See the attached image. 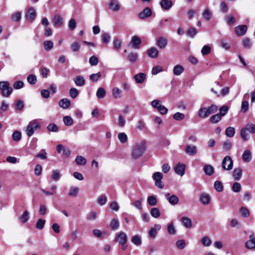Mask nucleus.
<instances>
[{
	"mask_svg": "<svg viewBox=\"0 0 255 255\" xmlns=\"http://www.w3.org/2000/svg\"><path fill=\"white\" fill-rule=\"evenodd\" d=\"M107 198L105 195L100 196L97 199V202L101 206H103L107 203Z\"/></svg>",
	"mask_w": 255,
	"mask_h": 255,
	"instance_id": "nucleus-47",
	"label": "nucleus"
},
{
	"mask_svg": "<svg viewBox=\"0 0 255 255\" xmlns=\"http://www.w3.org/2000/svg\"><path fill=\"white\" fill-rule=\"evenodd\" d=\"M245 129L251 133H255V125L252 123H249L246 125Z\"/></svg>",
	"mask_w": 255,
	"mask_h": 255,
	"instance_id": "nucleus-41",
	"label": "nucleus"
},
{
	"mask_svg": "<svg viewBox=\"0 0 255 255\" xmlns=\"http://www.w3.org/2000/svg\"><path fill=\"white\" fill-rule=\"evenodd\" d=\"M167 40L163 37H159L156 42V45L160 49H164L167 46Z\"/></svg>",
	"mask_w": 255,
	"mask_h": 255,
	"instance_id": "nucleus-18",
	"label": "nucleus"
},
{
	"mask_svg": "<svg viewBox=\"0 0 255 255\" xmlns=\"http://www.w3.org/2000/svg\"><path fill=\"white\" fill-rule=\"evenodd\" d=\"M118 137L122 143H125L128 140V136L125 132L119 133L118 135Z\"/></svg>",
	"mask_w": 255,
	"mask_h": 255,
	"instance_id": "nucleus-45",
	"label": "nucleus"
},
{
	"mask_svg": "<svg viewBox=\"0 0 255 255\" xmlns=\"http://www.w3.org/2000/svg\"><path fill=\"white\" fill-rule=\"evenodd\" d=\"M233 161L230 156H226L222 162L223 170H230L233 168Z\"/></svg>",
	"mask_w": 255,
	"mask_h": 255,
	"instance_id": "nucleus-6",
	"label": "nucleus"
},
{
	"mask_svg": "<svg viewBox=\"0 0 255 255\" xmlns=\"http://www.w3.org/2000/svg\"><path fill=\"white\" fill-rule=\"evenodd\" d=\"M243 46L246 49H249L251 47V42L249 38H246L242 42Z\"/></svg>",
	"mask_w": 255,
	"mask_h": 255,
	"instance_id": "nucleus-49",
	"label": "nucleus"
},
{
	"mask_svg": "<svg viewBox=\"0 0 255 255\" xmlns=\"http://www.w3.org/2000/svg\"><path fill=\"white\" fill-rule=\"evenodd\" d=\"M28 82L30 84H34L36 83L37 81V78L36 76L30 74L28 76L27 78Z\"/></svg>",
	"mask_w": 255,
	"mask_h": 255,
	"instance_id": "nucleus-59",
	"label": "nucleus"
},
{
	"mask_svg": "<svg viewBox=\"0 0 255 255\" xmlns=\"http://www.w3.org/2000/svg\"><path fill=\"white\" fill-rule=\"evenodd\" d=\"M45 222V220L42 219H38L36 225V228L39 230H42L44 226Z\"/></svg>",
	"mask_w": 255,
	"mask_h": 255,
	"instance_id": "nucleus-54",
	"label": "nucleus"
},
{
	"mask_svg": "<svg viewBox=\"0 0 255 255\" xmlns=\"http://www.w3.org/2000/svg\"><path fill=\"white\" fill-rule=\"evenodd\" d=\"M146 74L144 73H139L135 74L133 78L137 84H142L144 82L146 79Z\"/></svg>",
	"mask_w": 255,
	"mask_h": 255,
	"instance_id": "nucleus-14",
	"label": "nucleus"
},
{
	"mask_svg": "<svg viewBox=\"0 0 255 255\" xmlns=\"http://www.w3.org/2000/svg\"><path fill=\"white\" fill-rule=\"evenodd\" d=\"M185 152L189 155H194L197 153V147L194 145H188L186 147Z\"/></svg>",
	"mask_w": 255,
	"mask_h": 255,
	"instance_id": "nucleus-20",
	"label": "nucleus"
},
{
	"mask_svg": "<svg viewBox=\"0 0 255 255\" xmlns=\"http://www.w3.org/2000/svg\"><path fill=\"white\" fill-rule=\"evenodd\" d=\"M167 230L169 234L174 235L176 233V229L174 226L173 222L170 223L168 225Z\"/></svg>",
	"mask_w": 255,
	"mask_h": 255,
	"instance_id": "nucleus-36",
	"label": "nucleus"
},
{
	"mask_svg": "<svg viewBox=\"0 0 255 255\" xmlns=\"http://www.w3.org/2000/svg\"><path fill=\"white\" fill-rule=\"evenodd\" d=\"M138 58V54L136 52H130L128 55V60L132 63L136 62Z\"/></svg>",
	"mask_w": 255,
	"mask_h": 255,
	"instance_id": "nucleus-31",
	"label": "nucleus"
},
{
	"mask_svg": "<svg viewBox=\"0 0 255 255\" xmlns=\"http://www.w3.org/2000/svg\"><path fill=\"white\" fill-rule=\"evenodd\" d=\"M176 246L179 250H183L186 246L185 242L184 240H180L176 242Z\"/></svg>",
	"mask_w": 255,
	"mask_h": 255,
	"instance_id": "nucleus-53",
	"label": "nucleus"
},
{
	"mask_svg": "<svg viewBox=\"0 0 255 255\" xmlns=\"http://www.w3.org/2000/svg\"><path fill=\"white\" fill-rule=\"evenodd\" d=\"M54 46L53 42L51 40H45L43 42V47L46 51L51 50Z\"/></svg>",
	"mask_w": 255,
	"mask_h": 255,
	"instance_id": "nucleus-33",
	"label": "nucleus"
},
{
	"mask_svg": "<svg viewBox=\"0 0 255 255\" xmlns=\"http://www.w3.org/2000/svg\"><path fill=\"white\" fill-rule=\"evenodd\" d=\"M53 20L55 25L57 26H60L63 24V19L59 15H55L53 17Z\"/></svg>",
	"mask_w": 255,
	"mask_h": 255,
	"instance_id": "nucleus-35",
	"label": "nucleus"
},
{
	"mask_svg": "<svg viewBox=\"0 0 255 255\" xmlns=\"http://www.w3.org/2000/svg\"><path fill=\"white\" fill-rule=\"evenodd\" d=\"M21 18V13L17 11L11 16V19L15 21H19Z\"/></svg>",
	"mask_w": 255,
	"mask_h": 255,
	"instance_id": "nucleus-64",
	"label": "nucleus"
},
{
	"mask_svg": "<svg viewBox=\"0 0 255 255\" xmlns=\"http://www.w3.org/2000/svg\"><path fill=\"white\" fill-rule=\"evenodd\" d=\"M147 201L149 205L154 206L157 204V199L154 196H149L147 197Z\"/></svg>",
	"mask_w": 255,
	"mask_h": 255,
	"instance_id": "nucleus-48",
	"label": "nucleus"
},
{
	"mask_svg": "<svg viewBox=\"0 0 255 255\" xmlns=\"http://www.w3.org/2000/svg\"><path fill=\"white\" fill-rule=\"evenodd\" d=\"M141 43L140 38L137 35H134L131 37L129 45L131 48L138 49L139 48Z\"/></svg>",
	"mask_w": 255,
	"mask_h": 255,
	"instance_id": "nucleus-8",
	"label": "nucleus"
},
{
	"mask_svg": "<svg viewBox=\"0 0 255 255\" xmlns=\"http://www.w3.org/2000/svg\"><path fill=\"white\" fill-rule=\"evenodd\" d=\"M60 172L58 169L53 171L52 178L53 180L58 181L60 179Z\"/></svg>",
	"mask_w": 255,
	"mask_h": 255,
	"instance_id": "nucleus-63",
	"label": "nucleus"
},
{
	"mask_svg": "<svg viewBox=\"0 0 255 255\" xmlns=\"http://www.w3.org/2000/svg\"><path fill=\"white\" fill-rule=\"evenodd\" d=\"M165 198L172 205H176L179 202V199L176 195H171L169 193H166L164 195Z\"/></svg>",
	"mask_w": 255,
	"mask_h": 255,
	"instance_id": "nucleus-9",
	"label": "nucleus"
},
{
	"mask_svg": "<svg viewBox=\"0 0 255 255\" xmlns=\"http://www.w3.org/2000/svg\"><path fill=\"white\" fill-rule=\"evenodd\" d=\"M147 54L149 57L155 58L158 56V50L155 47H151L147 50Z\"/></svg>",
	"mask_w": 255,
	"mask_h": 255,
	"instance_id": "nucleus-22",
	"label": "nucleus"
},
{
	"mask_svg": "<svg viewBox=\"0 0 255 255\" xmlns=\"http://www.w3.org/2000/svg\"><path fill=\"white\" fill-rule=\"evenodd\" d=\"M242 159L246 162H249L252 159V155L250 150H245L242 155Z\"/></svg>",
	"mask_w": 255,
	"mask_h": 255,
	"instance_id": "nucleus-27",
	"label": "nucleus"
},
{
	"mask_svg": "<svg viewBox=\"0 0 255 255\" xmlns=\"http://www.w3.org/2000/svg\"><path fill=\"white\" fill-rule=\"evenodd\" d=\"M247 26L246 25H241L235 27V31L236 34L240 36L244 35L247 31Z\"/></svg>",
	"mask_w": 255,
	"mask_h": 255,
	"instance_id": "nucleus-10",
	"label": "nucleus"
},
{
	"mask_svg": "<svg viewBox=\"0 0 255 255\" xmlns=\"http://www.w3.org/2000/svg\"><path fill=\"white\" fill-rule=\"evenodd\" d=\"M182 221L184 226L187 228H189L192 226V221L188 217H182Z\"/></svg>",
	"mask_w": 255,
	"mask_h": 255,
	"instance_id": "nucleus-39",
	"label": "nucleus"
},
{
	"mask_svg": "<svg viewBox=\"0 0 255 255\" xmlns=\"http://www.w3.org/2000/svg\"><path fill=\"white\" fill-rule=\"evenodd\" d=\"M162 178L163 174L160 172H156L152 175V178L155 181V185L160 189L164 187V184L161 181Z\"/></svg>",
	"mask_w": 255,
	"mask_h": 255,
	"instance_id": "nucleus-7",
	"label": "nucleus"
},
{
	"mask_svg": "<svg viewBox=\"0 0 255 255\" xmlns=\"http://www.w3.org/2000/svg\"><path fill=\"white\" fill-rule=\"evenodd\" d=\"M112 94L114 98L119 99L122 96V91L119 88L115 87L113 89Z\"/></svg>",
	"mask_w": 255,
	"mask_h": 255,
	"instance_id": "nucleus-30",
	"label": "nucleus"
},
{
	"mask_svg": "<svg viewBox=\"0 0 255 255\" xmlns=\"http://www.w3.org/2000/svg\"><path fill=\"white\" fill-rule=\"evenodd\" d=\"M184 71V68L180 65H177L175 66L173 69V72L174 75L176 76L180 75Z\"/></svg>",
	"mask_w": 255,
	"mask_h": 255,
	"instance_id": "nucleus-29",
	"label": "nucleus"
},
{
	"mask_svg": "<svg viewBox=\"0 0 255 255\" xmlns=\"http://www.w3.org/2000/svg\"><path fill=\"white\" fill-rule=\"evenodd\" d=\"M119 227V221L116 219H113L111 221L110 227L112 230H116Z\"/></svg>",
	"mask_w": 255,
	"mask_h": 255,
	"instance_id": "nucleus-38",
	"label": "nucleus"
},
{
	"mask_svg": "<svg viewBox=\"0 0 255 255\" xmlns=\"http://www.w3.org/2000/svg\"><path fill=\"white\" fill-rule=\"evenodd\" d=\"M40 128V125L38 122L36 120H33L30 122L26 127L25 130L26 134L28 136H32L35 130Z\"/></svg>",
	"mask_w": 255,
	"mask_h": 255,
	"instance_id": "nucleus-4",
	"label": "nucleus"
},
{
	"mask_svg": "<svg viewBox=\"0 0 255 255\" xmlns=\"http://www.w3.org/2000/svg\"><path fill=\"white\" fill-rule=\"evenodd\" d=\"M221 118L222 117L220 114H215L211 117L210 121L212 123L216 124L221 120Z\"/></svg>",
	"mask_w": 255,
	"mask_h": 255,
	"instance_id": "nucleus-52",
	"label": "nucleus"
},
{
	"mask_svg": "<svg viewBox=\"0 0 255 255\" xmlns=\"http://www.w3.org/2000/svg\"><path fill=\"white\" fill-rule=\"evenodd\" d=\"M63 122L65 125L70 126L73 124V120L70 116H66L63 117Z\"/></svg>",
	"mask_w": 255,
	"mask_h": 255,
	"instance_id": "nucleus-51",
	"label": "nucleus"
},
{
	"mask_svg": "<svg viewBox=\"0 0 255 255\" xmlns=\"http://www.w3.org/2000/svg\"><path fill=\"white\" fill-rule=\"evenodd\" d=\"M201 242L202 245L205 247H209L212 244L211 241L210 240L209 238L207 236H205V237H203L202 239Z\"/></svg>",
	"mask_w": 255,
	"mask_h": 255,
	"instance_id": "nucleus-46",
	"label": "nucleus"
},
{
	"mask_svg": "<svg viewBox=\"0 0 255 255\" xmlns=\"http://www.w3.org/2000/svg\"><path fill=\"white\" fill-rule=\"evenodd\" d=\"M152 14V11L149 7H145L139 14L138 16L141 19H145L149 17Z\"/></svg>",
	"mask_w": 255,
	"mask_h": 255,
	"instance_id": "nucleus-13",
	"label": "nucleus"
},
{
	"mask_svg": "<svg viewBox=\"0 0 255 255\" xmlns=\"http://www.w3.org/2000/svg\"><path fill=\"white\" fill-rule=\"evenodd\" d=\"M160 5L162 9L167 10L172 6L173 2L171 0H162Z\"/></svg>",
	"mask_w": 255,
	"mask_h": 255,
	"instance_id": "nucleus-15",
	"label": "nucleus"
},
{
	"mask_svg": "<svg viewBox=\"0 0 255 255\" xmlns=\"http://www.w3.org/2000/svg\"><path fill=\"white\" fill-rule=\"evenodd\" d=\"M36 11L33 7L29 8L26 14V17L31 21H32L36 16Z\"/></svg>",
	"mask_w": 255,
	"mask_h": 255,
	"instance_id": "nucleus-17",
	"label": "nucleus"
},
{
	"mask_svg": "<svg viewBox=\"0 0 255 255\" xmlns=\"http://www.w3.org/2000/svg\"><path fill=\"white\" fill-rule=\"evenodd\" d=\"M12 137L14 141H19L21 138V134L19 131H15L12 133Z\"/></svg>",
	"mask_w": 255,
	"mask_h": 255,
	"instance_id": "nucleus-62",
	"label": "nucleus"
},
{
	"mask_svg": "<svg viewBox=\"0 0 255 255\" xmlns=\"http://www.w3.org/2000/svg\"><path fill=\"white\" fill-rule=\"evenodd\" d=\"M109 8L114 11H118L120 9L118 2L116 0H111L109 2Z\"/></svg>",
	"mask_w": 255,
	"mask_h": 255,
	"instance_id": "nucleus-19",
	"label": "nucleus"
},
{
	"mask_svg": "<svg viewBox=\"0 0 255 255\" xmlns=\"http://www.w3.org/2000/svg\"><path fill=\"white\" fill-rule=\"evenodd\" d=\"M211 49L209 45H204L201 49V53L203 55H206L211 53Z\"/></svg>",
	"mask_w": 255,
	"mask_h": 255,
	"instance_id": "nucleus-55",
	"label": "nucleus"
},
{
	"mask_svg": "<svg viewBox=\"0 0 255 255\" xmlns=\"http://www.w3.org/2000/svg\"><path fill=\"white\" fill-rule=\"evenodd\" d=\"M217 110L218 107L215 105H212L208 108H201L198 112V116L201 118L205 119L210 115L216 112Z\"/></svg>",
	"mask_w": 255,
	"mask_h": 255,
	"instance_id": "nucleus-2",
	"label": "nucleus"
},
{
	"mask_svg": "<svg viewBox=\"0 0 255 255\" xmlns=\"http://www.w3.org/2000/svg\"><path fill=\"white\" fill-rule=\"evenodd\" d=\"M163 71L162 67L160 66H155L153 67L151 70V73L153 75H155L158 73Z\"/></svg>",
	"mask_w": 255,
	"mask_h": 255,
	"instance_id": "nucleus-57",
	"label": "nucleus"
},
{
	"mask_svg": "<svg viewBox=\"0 0 255 255\" xmlns=\"http://www.w3.org/2000/svg\"><path fill=\"white\" fill-rule=\"evenodd\" d=\"M106 91L103 88H99L96 92V96L98 98L102 99L104 98L106 96Z\"/></svg>",
	"mask_w": 255,
	"mask_h": 255,
	"instance_id": "nucleus-42",
	"label": "nucleus"
},
{
	"mask_svg": "<svg viewBox=\"0 0 255 255\" xmlns=\"http://www.w3.org/2000/svg\"><path fill=\"white\" fill-rule=\"evenodd\" d=\"M79 189L77 187L72 186L70 188L68 195L71 197H76L79 192Z\"/></svg>",
	"mask_w": 255,
	"mask_h": 255,
	"instance_id": "nucleus-32",
	"label": "nucleus"
},
{
	"mask_svg": "<svg viewBox=\"0 0 255 255\" xmlns=\"http://www.w3.org/2000/svg\"><path fill=\"white\" fill-rule=\"evenodd\" d=\"M69 94L72 99H75L79 94L78 90L75 88H72L69 91Z\"/></svg>",
	"mask_w": 255,
	"mask_h": 255,
	"instance_id": "nucleus-58",
	"label": "nucleus"
},
{
	"mask_svg": "<svg viewBox=\"0 0 255 255\" xmlns=\"http://www.w3.org/2000/svg\"><path fill=\"white\" fill-rule=\"evenodd\" d=\"M206 175L211 176L214 172V168L211 165H206L203 168Z\"/></svg>",
	"mask_w": 255,
	"mask_h": 255,
	"instance_id": "nucleus-26",
	"label": "nucleus"
},
{
	"mask_svg": "<svg viewBox=\"0 0 255 255\" xmlns=\"http://www.w3.org/2000/svg\"><path fill=\"white\" fill-rule=\"evenodd\" d=\"M70 101L67 98H64L60 100L59 102V106L64 109H68L70 106Z\"/></svg>",
	"mask_w": 255,
	"mask_h": 255,
	"instance_id": "nucleus-21",
	"label": "nucleus"
},
{
	"mask_svg": "<svg viewBox=\"0 0 255 255\" xmlns=\"http://www.w3.org/2000/svg\"><path fill=\"white\" fill-rule=\"evenodd\" d=\"M214 188L218 192H221L223 190V186L221 182L216 181L214 183Z\"/></svg>",
	"mask_w": 255,
	"mask_h": 255,
	"instance_id": "nucleus-50",
	"label": "nucleus"
},
{
	"mask_svg": "<svg viewBox=\"0 0 255 255\" xmlns=\"http://www.w3.org/2000/svg\"><path fill=\"white\" fill-rule=\"evenodd\" d=\"M81 47L80 43L78 42H74L71 45V48L73 52L78 51Z\"/></svg>",
	"mask_w": 255,
	"mask_h": 255,
	"instance_id": "nucleus-56",
	"label": "nucleus"
},
{
	"mask_svg": "<svg viewBox=\"0 0 255 255\" xmlns=\"http://www.w3.org/2000/svg\"><path fill=\"white\" fill-rule=\"evenodd\" d=\"M131 242L136 246H139L141 244V238L139 235H135L131 237Z\"/></svg>",
	"mask_w": 255,
	"mask_h": 255,
	"instance_id": "nucleus-37",
	"label": "nucleus"
},
{
	"mask_svg": "<svg viewBox=\"0 0 255 255\" xmlns=\"http://www.w3.org/2000/svg\"><path fill=\"white\" fill-rule=\"evenodd\" d=\"M47 129L50 131L56 132L58 130V127L56 124L51 123L48 125L47 126Z\"/></svg>",
	"mask_w": 255,
	"mask_h": 255,
	"instance_id": "nucleus-60",
	"label": "nucleus"
},
{
	"mask_svg": "<svg viewBox=\"0 0 255 255\" xmlns=\"http://www.w3.org/2000/svg\"><path fill=\"white\" fill-rule=\"evenodd\" d=\"M235 133V129L233 127H229L226 128V135L229 137H232L234 136Z\"/></svg>",
	"mask_w": 255,
	"mask_h": 255,
	"instance_id": "nucleus-44",
	"label": "nucleus"
},
{
	"mask_svg": "<svg viewBox=\"0 0 255 255\" xmlns=\"http://www.w3.org/2000/svg\"><path fill=\"white\" fill-rule=\"evenodd\" d=\"M240 215L244 218H247L250 215V212L249 210L244 207H242L239 210Z\"/></svg>",
	"mask_w": 255,
	"mask_h": 255,
	"instance_id": "nucleus-40",
	"label": "nucleus"
},
{
	"mask_svg": "<svg viewBox=\"0 0 255 255\" xmlns=\"http://www.w3.org/2000/svg\"><path fill=\"white\" fill-rule=\"evenodd\" d=\"M250 239L246 242V247L249 249L252 250L255 248V236L254 234L250 236Z\"/></svg>",
	"mask_w": 255,
	"mask_h": 255,
	"instance_id": "nucleus-11",
	"label": "nucleus"
},
{
	"mask_svg": "<svg viewBox=\"0 0 255 255\" xmlns=\"http://www.w3.org/2000/svg\"><path fill=\"white\" fill-rule=\"evenodd\" d=\"M210 199L211 198L209 194L206 193H203L200 196V201L201 204L206 205L210 203Z\"/></svg>",
	"mask_w": 255,
	"mask_h": 255,
	"instance_id": "nucleus-16",
	"label": "nucleus"
},
{
	"mask_svg": "<svg viewBox=\"0 0 255 255\" xmlns=\"http://www.w3.org/2000/svg\"><path fill=\"white\" fill-rule=\"evenodd\" d=\"M202 15L204 20L209 21L212 18V12L208 8H206L203 11Z\"/></svg>",
	"mask_w": 255,
	"mask_h": 255,
	"instance_id": "nucleus-23",
	"label": "nucleus"
},
{
	"mask_svg": "<svg viewBox=\"0 0 255 255\" xmlns=\"http://www.w3.org/2000/svg\"><path fill=\"white\" fill-rule=\"evenodd\" d=\"M101 38L103 43L107 44L110 41L111 36L109 33L103 32L101 35Z\"/></svg>",
	"mask_w": 255,
	"mask_h": 255,
	"instance_id": "nucleus-28",
	"label": "nucleus"
},
{
	"mask_svg": "<svg viewBox=\"0 0 255 255\" xmlns=\"http://www.w3.org/2000/svg\"><path fill=\"white\" fill-rule=\"evenodd\" d=\"M150 214L152 217L155 218H157L160 216V212L157 208L154 207L151 208L150 210Z\"/></svg>",
	"mask_w": 255,
	"mask_h": 255,
	"instance_id": "nucleus-43",
	"label": "nucleus"
},
{
	"mask_svg": "<svg viewBox=\"0 0 255 255\" xmlns=\"http://www.w3.org/2000/svg\"><path fill=\"white\" fill-rule=\"evenodd\" d=\"M116 241L122 245V249L123 250H126L127 249V236L125 233L120 232L117 234L116 238Z\"/></svg>",
	"mask_w": 255,
	"mask_h": 255,
	"instance_id": "nucleus-5",
	"label": "nucleus"
},
{
	"mask_svg": "<svg viewBox=\"0 0 255 255\" xmlns=\"http://www.w3.org/2000/svg\"><path fill=\"white\" fill-rule=\"evenodd\" d=\"M146 149L145 143L142 141L133 146L131 156L133 159H137L141 157Z\"/></svg>",
	"mask_w": 255,
	"mask_h": 255,
	"instance_id": "nucleus-1",
	"label": "nucleus"
},
{
	"mask_svg": "<svg viewBox=\"0 0 255 255\" xmlns=\"http://www.w3.org/2000/svg\"><path fill=\"white\" fill-rule=\"evenodd\" d=\"M74 81L77 86H83L85 83L84 78L82 76H77L74 78Z\"/></svg>",
	"mask_w": 255,
	"mask_h": 255,
	"instance_id": "nucleus-24",
	"label": "nucleus"
},
{
	"mask_svg": "<svg viewBox=\"0 0 255 255\" xmlns=\"http://www.w3.org/2000/svg\"><path fill=\"white\" fill-rule=\"evenodd\" d=\"M185 165L184 164L179 163L174 167V171L175 173L182 176L185 174Z\"/></svg>",
	"mask_w": 255,
	"mask_h": 255,
	"instance_id": "nucleus-12",
	"label": "nucleus"
},
{
	"mask_svg": "<svg viewBox=\"0 0 255 255\" xmlns=\"http://www.w3.org/2000/svg\"><path fill=\"white\" fill-rule=\"evenodd\" d=\"M0 90L1 91L2 96L6 97L9 96L12 92V89L7 81L0 82Z\"/></svg>",
	"mask_w": 255,
	"mask_h": 255,
	"instance_id": "nucleus-3",
	"label": "nucleus"
},
{
	"mask_svg": "<svg viewBox=\"0 0 255 255\" xmlns=\"http://www.w3.org/2000/svg\"><path fill=\"white\" fill-rule=\"evenodd\" d=\"M75 162L78 165H84L86 164L87 161L85 157L81 155H78L76 157Z\"/></svg>",
	"mask_w": 255,
	"mask_h": 255,
	"instance_id": "nucleus-34",
	"label": "nucleus"
},
{
	"mask_svg": "<svg viewBox=\"0 0 255 255\" xmlns=\"http://www.w3.org/2000/svg\"><path fill=\"white\" fill-rule=\"evenodd\" d=\"M247 131L245 128H243L241 130V136L245 141L249 139V134L247 133Z\"/></svg>",
	"mask_w": 255,
	"mask_h": 255,
	"instance_id": "nucleus-61",
	"label": "nucleus"
},
{
	"mask_svg": "<svg viewBox=\"0 0 255 255\" xmlns=\"http://www.w3.org/2000/svg\"><path fill=\"white\" fill-rule=\"evenodd\" d=\"M242 175V169L241 168L239 167L234 169L233 175L235 180L239 181L241 179Z\"/></svg>",
	"mask_w": 255,
	"mask_h": 255,
	"instance_id": "nucleus-25",
	"label": "nucleus"
}]
</instances>
